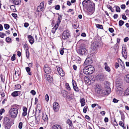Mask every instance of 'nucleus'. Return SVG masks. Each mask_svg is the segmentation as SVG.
Here are the masks:
<instances>
[{"mask_svg":"<svg viewBox=\"0 0 129 129\" xmlns=\"http://www.w3.org/2000/svg\"><path fill=\"white\" fill-rule=\"evenodd\" d=\"M19 105H13L9 110V115L12 118H15L18 113V110L20 107Z\"/></svg>","mask_w":129,"mask_h":129,"instance_id":"obj_1","label":"nucleus"},{"mask_svg":"<svg viewBox=\"0 0 129 129\" xmlns=\"http://www.w3.org/2000/svg\"><path fill=\"white\" fill-rule=\"evenodd\" d=\"M99 46V43L97 42H94L91 45V50L90 51V57H93L94 54L97 52V49Z\"/></svg>","mask_w":129,"mask_h":129,"instance_id":"obj_2","label":"nucleus"},{"mask_svg":"<svg viewBox=\"0 0 129 129\" xmlns=\"http://www.w3.org/2000/svg\"><path fill=\"white\" fill-rule=\"evenodd\" d=\"M111 91V89L110 87L109 84L108 83H106L105 85V88L102 89L100 94L107 95L110 93Z\"/></svg>","mask_w":129,"mask_h":129,"instance_id":"obj_3","label":"nucleus"},{"mask_svg":"<svg viewBox=\"0 0 129 129\" xmlns=\"http://www.w3.org/2000/svg\"><path fill=\"white\" fill-rule=\"evenodd\" d=\"M88 58H87L85 60L84 65L85 66L83 69V72L85 74L89 75V60Z\"/></svg>","mask_w":129,"mask_h":129,"instance_id":"obj_4","label":"nucleus"},{"mask_svg":"<svg viewBox=\"0 0 129 129\" xmlns=\"http://www.w3.org/2000/svg\"><path fill=\"white\" fill-rule=\"evenodd\" d=\"M95 10V4L89 0V15L92 14L94 12Z\"/></svg>","mask_w":129,"mask_h":129,"instance_id":"obj_5","label":"nucleus"},{"mask_svg":"<svg viewBox=\"0 0 129 129\" xmlns=\"http://www.w3.org/2000/svg\"><path fill=\"white\" fill-rule=\"evenodd\" d=\"M5 129H9L11 126L10 119L6 118L4 123Z\"/></svg>","mask_w":129,"mask_h":129,"instance_id":"obj_6","label":"nucleus"},{"mask_svg":"<svg viewBox=\"0 0 129 129\" xmlns=\"http://www.w3.org/2000/svg\"><path fill=\"white\" fill-rule=\"evenodd\" d=\"M70 35L69 31L67 30L63 32L62 36V38L64 40H67L69 38Z\"/></svg>","mask_w":129,"mask_h":129,"instance_id":"obj_7","label":"nucleus"},{"mask_svg":"<svg viewBox=\"0 0 129 129\" xmlns=\"http://www.w3.org/2000/svg\"><path fill=\"white\" fill-rule=\"evenodd\" d=\"M95 92L98 94H100L102 89L100 85L96 84L95 85Z\"/></svg>","mask_w":129,"mask_h":129,"instance_id":"obj_8","label":"nucleus"},{"mask_svg":"<svg viewBox=\"0 0 129 129\" xmlns=\"http://www.w3.org/2000/svg\"><path fill=\"white\" fill-rule=\"evenodd\" d=\"M89 0H84L82 2L83 7L84 9L88 10L89 9Z\"/></svg>","mask_w":129,"mask_h":129,"instance_id":"obj_9","label":"nucleus"},{"mask_svg":"<svg viewBox=\"0 0 129 129\" xmlns=\"http://www.w3.org/2000/svg\"><path fill=\"white\" fill-rule=\"evenodd\" d=\"M60 106L57 102H54L53 104V109L54 111H58L59 108Z\"/></svg>","mask_w":129,"mask_h":129,"instance_id":"obj_10","label":"nucleus"},{"mask_svg":"<svg viewBox=\"0 0 129 129\" xmlns=\"http://www.w3.org/2000/svg\"><path fill=\"white\" fill-rule=\"evenodd\" d=\"M57 70L59 74L61 76H63L65 75V73L64 72L62 69L60 67H57Z\"/></svg>","mask_w":129,"mask_h":129,"instance_id":"obj_11","label":"nucleus"},{"mask_svg":"<svg viewBox=\"0 0 129 129\" xmlns=\"http://www.w3.org/2000/svg\"><path fill=\"white\" fill-rule=\"evenodd\" d=\"M44 69L45 73H49L51 72L50 68L47 64L45 65Z\"/></svg>","mask_w":129,"mask_h":129,"instance_id":"obj_12","label":"nucleus"},{"mask_svg":"<svg viewBox=\"0 0 129 129\" xmlns=\"http://www.w3.org/2000/svg\"><path fill=\"white\" fill-rule=\"evenodd\" d=\"M44 7V4L43 3H41L39 6H38L37 10L38 12H40L43 10Z\"/></svg>","mask_w":129,"mask_h":129,"instance_id":"obj_13","label":"nucleus"},{"mask_svg":"<svg viewBox=\"0 0 129 129\" xmlns=\"http://www.w3.org/2000/svg\"><path fill=\"white\" fill-rule=\"evenodd\" d=\"M72 83L73 88L75 91L76 92H78V88L75 81L74 80H73L72 81Z\"/></svg>","mask_w":129,"mask_h":129,"instance_id":"obj_14","label":"nucleus"},{"mask_svg":"<svg viewBox=\"0 0 129 129\" xmlns=\"http://www.w3.org/2000/svg\"><path fill=\"white\" fill-rule=\"evenodd\" d=\"M28 38L30 43L32 44L34 42V40L33 37L31 35H28Z\"/></svg>","mask_w":129,"mask_h":129,"instance_id":"obj_15","label":"nucleus"},{"mask_svg":"<svg viewBox=\"0 0 129 129\" xmlns=\"http://www.w3.org/2000/svg\"><path fill=\"white\" fill-rule=\"evenodd\" d=\"M51 129H62L60 125L57 124L53 125Z\"/></svg>","mask_w":129,"mask_h":129,"instance_id":"obj_16","label":"nucleus"},{"mask_svg":"<svg viewBox=\"0 0 129 129\" xmlns=\"http://www.w3.org/2000/svg\"><path fill=\"white\" fill-rule=\"evenodd\" d=\"M94 71V67L91 65H89V74H92Z\"/></svg>","mask_w":129,"mask_h":129,"instance_id":"obj_17","label":"nucleus"},{"mask_svg":"<svg viewBox=\"0 0 129 129\" xmlns=\"http://www.w3.org/2000/svg\"><path fill=\"white\" fill-rule=\"evenodd\" d=\"M105 66L104 68L106 71L108 72H110L111 71L110 68L108 66L107 63L105 62L104 64Z\"/></svg>","mask_w":129,"mask_h":129,"instance_id":"obj_18","label":"nucleus"},{"mask_svg":"<svg viewBox=\"0 0 129 129\" xmlns=\"http://www.w3.org/2000/svg\"><path fill=\"white\" fill-rule=\"evenodd\" d=\"M42 118L44 122H47L48 117L47 115L46 114L43 113L42 114Z\"/></svg>","mask_w":129,"mask_h":129,"instance_id":"obj_19","label":"nucleus"},{"mask_svg":"<svg viewBox=\"0 0 129 129\" xmlns=\"http://www.w3.org/2000/svg\"><path fill=\"white\" fill-rule=\"evenodd\" d=\"M11 2H12L13 4L16 5H18L21 2V0H10Z\"/></svg>","mask_w":129,"mask_h":129,"instance_id":"obj_20","label":"nucleus"},{"mask_svg":"<svg viewBox=\"0 0 129 129\" xmlns=\"http://www.w3.org/2000/svg\"><path fill=\"white\" fill-rule=\"evenodd\" d=\"M59 16L58 18V21H57V23L55 25H58V26H59V24L61 21V19H62V16L59 14H58Z\"/></svg>","mask_w":129,"mask_h":129,"instance_id":"obj_21","label":"nucleus"},{"mask_svg":"<svg viewBox=\"0 0 129 129\" xmlns=\"http://www.w3.org/2000/svg\"><path fill=\"white\" fill-rule=\"evenodd\" d=\"M58 27V26L57 25H55L53 28L52 29V32L54 34L55 33L56 30L57 29Z\"/></svg>","mask_w":129,"mask_h":129,"instance_id":"obj_22","label":"nucleus"},{"mask_svg":"<svg viewBox=\"0 0 129 129\" xmlns=\"http://www.w3.org/2000/svg\"><path fill=\"white\" fill-rule=\"evenodd\" d=\"M84 81L85 83V84H87L88 86L89 82V77L88 75L84 77Z\"/></svg>","mask_w":129,"mask_h":129,"instance_id":"obj_23","label":"nucleus"},{"mask_svg":"<svg viewBox=\"0 0 129 129\" xmlns=\"http://www.w3.org/2000/svg\"><path fill=\"white\" fill-rule=\"evenodd\" d=\"M80 101V102L81 104V106H84L85 104V99L83 98L81 99Z\"/></svg>","mask_w":129,"mask_h":129,"instance_id":"obj_24","label":"nucleus"},{"mask_svg":"<svg viewBox=\"0 0 129 129\" xmlns=\"http://www.w3.org/2000/svg\"><path fill=\"white\" fill-rule=\"evenodd\" d=\"M35 120L34 121L35 123H34L35 125H37L38 124L40 121V119L38 117H36L35 115Z\"/></svg>","mask_w":129,"mask_h":129,"instance_id":"obj_25","label":"nucleus"},{"mask_svg":"<svg viewBox=\"0 0 129 129\" xmlns=\"http://www.w3.org/2000/svg\"><path fill=\"white\" fill-rule=\"evenodd\" d=\"M18 95V91H14L11 94V95L13 97H16Z\"/></svg>","mask_w":129,"mask_h":129,"instance_id":"obj_26","label":"nucleus"},{"mask_svg":"<svg viewBox=\"0 0 129 129\" xmlns=\"http://www.w3.org/2000/svg\"><path fill=\"white\" fill-rule=\"evenodd\" d=\"M82 51L83 54H87L88 52V51L85 48H82L81 49Z\"/></svg>","mask_w":129,"mask_h":129,"instance_id":"obj_27","label":"nucleus"},{"mask_svg":"<svg viewBox=\"0 0 129 129\" xmlns=\"http://www.w3.org/2000/svg\"><path fill=\"white\" fill-rule=\"evenodd\" d=\"M66 122L70 126H71L72 125V121L70 120L69 119H67Z\"/></svg>","mask_w":129,"mask_h":129,"instance_id":"obj_28","label":"nucleus"},{"mask_svg":"<svg viewBox=\"0 0 129 129\" xmlns=\"http://www.w3.org/2000/svg\"><path fill=\"white\" fill-rule=\"evenodd\" d=\"M26 70L27 72H28V74L30 75H31V72H30V69L29 67H27L26 68Z\"/></svg>","mask_w":129,"mask_h":129,"instance_id":"obj_29","label":"nucleus"},{"mask_svg":"<svg viewBox=\"0 0 129 129\" xmlns=\"http://www.w3.org/2000/svg\"><path fill=\"white\" fill-rule=\"evenodd\" d=\"M125 79L127 83H129V74L126 75L125 76Z\"/></svg>","mask_w":129,"mask_h":129,"instance_id":"obj_30","label":"nucleus"},{"mask_svg":"<svg viewBox=\"0 0 129 129\" xmlns=\"http://www.w3.org/2000/svg\"><path fill=\"white\" fill-rule=\"evenodd\" d=\"M122 55L124 58L126 59L127 57V52H122Z\"/></svg>","mask_w":129,"mask_h":129,"instance_id":"obj_31","label":"nucleus"},{"mask_svg":"<svg viewBox=\"0 0 129 129\" xmlns=\"http://www.w3.org/2000/svg\"><path fill=\"white\" fill-rule=\"evenodd\" d=\"M10 8L11 10L13 11H15V10H16L15 9V6L14 5H12L10 6Z\"/></svg>","mask_w":129,"mask_h":129,"instance_id":"obj_32","label":"nucleus"},{"mask_svg":"<svg viewBox=\"0 0 129 129\" xmlns=\"http://www.w3.org/2000/svg\"><path fill=\"white\" fill-rule=\"evenodd\" d=\"M124 22L122 20H120L119 22V25L120 26H122L124 24Z\"/></svg>","mask_w":129,"mask_h":129,"instance_id":"obj_33","label":"nucleus"},{"mask_svg":"<svg viewBox=\"0 0 129 129\" xmlns=\"http://www.w3.org/2000/svg\"><path fill=\"white\" fill-rule=\"evenodd\" d=\"M121 120L122 121H124L125 118V116L124 114L123 113H121Z\"/></svg>","mask_w":129,"mask_h":129,"instance_id":"obj_34","label":"nucleus"},{"mask_svg":"<svg viewBox=\"0 0 129 129\" xmlns=\"http://www.w3.org/2000/svg\"><path fill=\"white\" fill-rule=\"evenodd\" d=\"M96 26L98 28L101 29H103V28L102 25L99 24H97L96 25Z\"/></svg>","mask_w":129,"mask_h":129,"instance_id":"obj_35","label":"nucleus"},{"mask_svg":"<svg viewBox=\"0 0 129 129\" xmlns=\"http://www.w3.org/2000/svg\"><path fill=\"white\" fill-rule=\"evenodd\" d=\"M26 56L28 59V58L29 57V51H26Z\"/></svg>","mask_w":129,"mask_h":129,"instance_id":"obj_36","label":"nucleus"},{"mask_svg":"<svg viewBox=\"0 0 129 129\" xmlns=\"http://www.w3.org/2000/svg\"><path fill=\"white\" fill-rule=\"evenodd\" d=\"M66 88L68 90H70V89H71L70 88V87L69 85V84L68 83H66Z\"/></svg>","mask_w":129,"mask_h":129,"instance_id":"obj_37","label":"nucleus"},{"mask_svg":"<svg viewBox=\"0 0 129 129\" xmlns=\"http://www.w3.org/2000/svg\"><path fill=\"white\" fill-rule=\"evenodd\" d=\"M73 28L75 29H76L78 26V25L76 23H74L73 25Z\"/></svg>","mask_w":129,"mask_h":129,"instance_id":"obj_38","label":"nucleus"},{"mask_svg":"<svg viewBox=\"0 0 129 129\" xmlns=\"http://www.w3.org/2000/svg\"><path fill=\"white\" fill-rule=\"evenodd\" d=\"M4 27L7 30L9 27V25L8 24H5L4 25Z\"/></svg>","mask_w":129,"mask_h":129,"instance_id":"obj_39","label":"nucleus"},{"mask_svg":"<svg viewBox=\"0 0 129 129\" xmlns=\"http://www.w3.org/2000/svg\"><path fill=\"white\" fill-rule=\"evenodd\" d=\"M116 11L118 12H120V8L118 6H116Z\"/></svg>","mask_w":129,"mask_h":129,"instance_id":"obj_40","label":"nucleus"},{"mask_svg":"<svg viewBox=\"0 0 129 129\" xmlns=\"http://www.w3.org/2000/svg\"><path fill=\"white\" fill-rule=\"evenodd\" d=\"M125 93L126 95H129V88H128L125 91Z\"/></svg>","mask_w":129,"mask_h":129,"instance_id":"obj_41","label":"nucleus"},{"mask_svg":"<svg viewBox=\"0 0 129 129\" xmlns=\"http://www.w3.org/2000/svg\"><path fill=\"white\" fill-rule=\"evenodd\" d=\"M23 123L22 122H20L19 123L18 125V127L20 129H21L22 127Z\"/></svg>","mask_w":129,"mask_h":129,"instance_id":"obj_42","label":"nucleus"},{"mask_svg":"<svg viewBox=\"0 0 129 129\" xmlns=\"http://www.w3.org/2000/svg\"><path fill=\"white\" fill-rule=\"evenodd\" d=\"M107 8L111 10L112 12H113V11L112 10L113 9L112 7L109 5H108L107 6Z\"/></svg>","mask_w":129,"mask_h":129,"instance_id":"obj_43","label":"nucleus"},{"mask_svg":"<svg viewBox=\"0 0 129 129\" xmlns=\"http://www.w3.org/2000/svg\"><path fill=\"white\" fill-rule=\"evenodd\" d=\"M15 54H14L11 57V60L12 61L15 60L16 59Z\"/></svg>","mask_w":129,"mask_h":129,"instance_id":"obj_44","label":"nucleus"},{"mask_svg":"<svg viewBox=\"0 0 129 129\" xmlns=\"http://www.w3.org/2000/svg\"><path fill=\"white\" fill-rule=\"evenodd\" d=\"M88 108V107L86 106L84 107L83 109V112L84 113H85L86 112L87 109Z\"/></svg>","mask_w":129,"mask_h":129,"instance_id":"obj_45","label":"nucleus"},{"mask_svg":"<svg viewBox=\"0 0 129 129\" xmlns=\"http://www.w3.org/2000/svg\"><path fill=\"white\" fill-rule=\"evenodd\" d=\"M78 54H80L83 55L82 50L81 49H79L78 51Z\"/></svg>","mask_w":129,"mask_h":129,"instance_id":"obj_46","label":"nucleus"},{"mask_svg":"<svg viewBox=\"0 0 129 129\" xmlns=\"http://www.w3.org/2000/svg\"><path fill=\"white\" fill-rule=\"evenodd\" d=\"M7 42H11V39L9 37H7L6 39Z\"/></svg>","mask_w":129,"mask_h":129,"instance_id":"obj_47","label":"nucleus"},{"mask_svg":"<svg viewBox=\"0 0 129 129\" xmlns=\"http://www.w3.org/2000/svg\"><path fill=\"white\" fill-rule=\"evenodd\" d=\"M45 99L46 101L48 102L49 100V96L47 94H46L45 96Z\"/></svg>","mask_w":129,"mask_h":129,"instance_id":"obj_48","label":"nucleus"},{"mask_svg":"<svg viewBox=\"0 0 129 129\" xmlns=\"http://www.w3.org/2000/svg\"><path fill=\"white\" fill-rule=\"evenodd\" d=\"M5 35L4 33L1 32H0V37L1 38H3L4 35Z\"/></svg>","mask_w":129,"mask_h":129,"instance_id":"obj_49","label":"nucleus"},{"mask_svg":"<svg viewBox=\"0 0 129 129\" xmlns=\"http://www.w3.org/2000/svg\"><path fill=\"white\" fill-rule=\"evenodd\" d=\"M60 6L59 5H58L55 6V9L56 10H58L60 9Z\"/></svg>","mask_w":129,"mask_h":129,"instance_id":"obj_50","label":"nucleus"},{"mask_svg":"<svg viewBox=\"0 0 129 129\" xmlns=\"http://www.w3.org/2000/svg\"><path fill=\"white\" fill-rule=\"evenodd\" d=\"M5 112V110L4 109H1L0 110V115H1L2 113Z\"/></svg>","mask_w":129,"mask_h":129,"instance_id":"obj_51","label":"nucleus"},{"mask_svg":"<svg viewBox=\"0 0 129 129\" xmlns=\"http://www.w3.org/2000/svg\"><path fill=\"white\" fill-rule=\"evenodd\" d=\"M46 78H47V79L48 80H49V79L51 78H52V77L49 75H46Z\"/></svg>","mask_w":129,"mask_h":129,"instance_id":"obj_52","label":"nucleus"},{"mask_svg":"<svg viewBox=\"0 0 129 129\" xmlns=\"http://www.w3.org/2000/svg\"><path fill=\"white\" fill-rule=\"evenodd\" d=\"M122 52H127V49L125 47H123L122 49Z\"/></svg>","mask_w":129,"mask_h":129,"instance_id":"obj_53","label":"nucleus"},{"mask_svg":"<svg viewBox=\"0 0 129 129\" xmlns=\"http://www.w3.org/2000/svg\"><path fill=\"white\" fill-rule=\"evenodd\" d=\"M122 18L124 20H126L127 19V17L125 15L123 14L122 15Z\"/></svg>","mask_w":129,"mask_h":129,"instance_id":"obj_54","label":"nucleus"},{"mask_svg":"<svg viewBox=\"0 0 129 129\" xmlns=\"http://www.w3.org/2000/svg\"><path fill=\"white\" fill-rule=\"evenodd\" d=\"M118 101L119 100H117L115 98H114L113 100V102L114 103H117Z\"/></svg>","mask_w":129,"mask_h":129,"instance_id":"obj_55","label":"nucleus"},{"mask_svg":"<svg viewBox=\"0 0 129 129\" xmlns=\"http://www.w3.org/2000/svg\"><path fill=\"white\" fill-rule=\"evenodd\" d=\"M60 54L61 55H63L64 53V51L62 49H60Z\"/></svg>","mask_w":129,"mask_h":129,"instance_id":"obj_56","label":"nucleus"},{"mask_svg":"<svg viewBox=\"0 0 129 129\" xmlns=\"http://www.w3.org/2000/svg\"><path fill=\"white\" fill-rule=\"evenodd\" d=\"M125 5L124 4H123L121 5V7L123 9H124L125 8Z\"/></svg>","mask_w":129,"mask_h":129,"instance_id":"obj_57","label":"nucleus"},{"mask_svg":"<svg viewBox=\"0 0 129 129\" xmlns=\"http://www.w3.org/2000/svg\"><path fill=\"white\" fill-rule=\"evenodd\" d=\"M11 15L14 18H16L17 16V14L15 13H12Z\"/></svg>","mask_w":129,"mask_h":129,"instance_id":"obj_58","label":"nucleus"},{"mask_svg":"<svg viewBox=\"0 0 129 129\" xmlns=\"http://www.w3.org/2000/svg\"><path fill=\"white\" fill-rule=\"evenodd\" d=\"M128 40V38L127 37L124 39V41L125 42H126Z\"/></svg>","mask_w":129,"mask_h":129,"instance_id":"obj_59","label":"nucleus"},{"mask_svg":"<svg viewBox=\"0 0 129 129\" xmlns=\"http://www.w3.org/2000/svg\"><path fill=\"white\" fill-rule=\"evenodd\" d=\"M17 54L19 57H20L21 56V53L19 51H18L17 52Z\"/></svg>","mask_w":129,"mask_h":129,"instance_id":"obj_60","label":"nucleus"},{"mask_svg":"<svg viewBox=\"0 0 129 129\" xmlns=\"http://www.w3.org/2000/svg\"><path fill=\"white\" fill-rule=\"evenodd\" d=\"M109 30L110 32L111 33H113L114 31L113 29L111 28H109Z\"/></svg>","mask_w":129,"mask_h":129,"instance_id":"obj_61","label":"nucleus"},{"mask_svg":"<svg viewBox=\"0 0 129 129\" xmlns=\"http://www.w3.org/2000/svg\"><path fill=\"white\" fill-rule=\"evenodd\" d=\"M24 26L26 27H27L29 25V24L28 23H25L24 24Z\"/></svg>","mask_w":129,"mask_h":129,"instance_id":"obj_62","label":"nucleus"},{"mask_svg":"<svg viewBox=\"0 0 129 129\" xmlns=\"http://www.w3.org/2000/svg\"><path fill=\"white\" fill-rule=\"evenodd\" d=\"M30 92L33 95H35L36 94V92L35 91L33 90H31V91Z\"/></svg>","mask_w":129,"mask_h":129,"instance_id":"obj_63","label":"nucleus"},{"mask_svg":"<svg viewBox=\"0 0 129 129\" xmlns=\"http://www.w3.org/2000/svg\"><path fill=\"white\" fill-rule=\"evenodd\" d=\"M118 16V15L117 14H115L114 16H113V17L114 19H117V18Z\"/></svg>","mask_w":129,"mask_h":129,"instance_id":"obj_64","label":"nucleus"}]
</instances>
